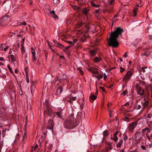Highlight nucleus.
Returning a JSON list of instances; mask_svg holds the SVG:
<instances>
[{
    "label": "nucleus",
    "mask_w": 152,
    "mask_h": 152,
    "mask_svg": "<svg viewBox=\"0 0 152 152\" xmlns=\"http://www.w3.org/2000/svg\"><path fill=\"white\" fill-rule=\"evenodd\" d=\"M124 32V30L120 27L115 28V31L111 32L109 39L108 40L109 45L113 48L117 47L119 45L118 38Z\"/></svg>",
    "instance_id": "nucleus-1"
},
{
    "label": "nucleus",
    "mask_w": 152,
    "mask_h": 152,
    "mask_svg": "<svg viewBox=\"0 0 152 152\" xmlns=\"http://www.w3.org/2000/svg\"><path fill=\"white\" fill-rule=\"evenodd\" d=\"M74 126V118L72 117L68 118L65 122L64 126L66 128L73 129Z\"/></svg>",
    "instance_id": "nucleus-2"
},
{
    "label": "nucleus",
    "mask_w": 152,
    "mask_h": 152,
    "mask_svg": "<svg viewBox=\"0 0 152 152\" xmlns=\"http://www.w3.org/2000/svg\"><path fill=\"white\" fill-rule=\"evenodd\" d=\"M115 0H107L104 2V5L107 7V9L105 10L108 12H112L111 11L113 7V4L114 3Z\"/></svg>",
    "instance_id": "nucleus-3"
},
{
    "label": "nucleus",
    "mask_w": 152,
    "mask_h": 152,
    "mask_svg": "<svg viewBox=\"0 0 152 152\" xmlns=\"http://www.w3.org/2000/svg\"><path fill=\"white\" fill-rule=\"evenodd\" d=\"M143 136V134L142 131L136 132L134 135L135 140L137 143L140 142L141 139H142Z\"/></svg>",
    "instance_id": "nucleus-4"
},
{
    "label": "nucleus",
    "mask_w": 152,
    "mask_h": 152,
    "mask_svg": "<svg viewBox=\"0 0 152 152\" xmlns=\"http://www.w3.org/2000/svg\"><path fill=\"white\" fill-rule=\"evenodd\" d=\"M46 105V109L44 111V114L45 113H47L48 115L50 116L52 115V109L51 107L49 105L48 102V101L45 102Z\"/></svg>",
    "instance_id": "nucleus-5"
},
{
    "label": "nucleus",
    "mask_w": 152,
    "mask_h": 152,
    "mask_svg": "<svg viewBox=\"0 0 152 152\" xmlns=\"http://www.w3.org/2000/svg\"><path fill=\"white\" fill-rule=\"evenodd\" d=\"M142 132L143 134H146V136L147 138L149 141H151V135L150 136L149 135V133L151 132L150 129L147 127H145L142 129Z\"/></svg>",
    "instance_id": "nucleus-6"
},
{
    "label": "nucleus",
    "mask_w": 152,
    "mask_h": 152,
    "mask_svg": "<svg viewBox=\"0 0 152 152\" xmlns=\"http://www.w3.org/2000/svg\"><path fill=\"white\" fill-rule=\"evenodd\" d=\"M137 125V121L134 122L131 124H129L128 126V129L130 132H132Z\"/></svg>",
    "instance_id": "nucleus-7"
},
{
    "label": "nucleus",
    "mask_w": 152,
    "mask_h": 152,
    "mask_svg": "<svg viewBox=\"0 0 152 152\" xmlns=\"http://www.w3.org/2000/svg\"><path fill=\"white\" fill-rule=\"evenodd\" d=\"M132 75L133 73L131 71H129L125 75V77L123 78V80L125 81L130 80Z\"/></svg>",
    "instance_id": "nucleus-8"
},
{
    "label": "nucleus",
    "mask_w": 152,
    "mask_h": 152,
    "mask_svg": "<svg viewBox=\"0 0 152 152\" xmlns=\"http://www.w3.org/2000/svg\"><path fill=\"white\" fill-rule=\"evenodd\" d=\"M136 88L137 90V94L140 96H143L144 92V90H142L141 87L137 84L136 85Z\"/></svg>",
    "instance_id": "nucleus-9"
},
{
    "label": "nucleus",
    "mask_w": 152,
    "mask_h": 152,
    "mask_svg": "<svg viewBox=\"0 0 152 152\" xmlns=\"http://www.w3.org/2000/svg\"><path fill=\"white\" fill-rule=\"evenodd\" d=\"M149 102L148 100H146L144 99L141 102V104L142 106L143 107L142 109V110H143L146 107L148 106Z\"/></svg>",
    "instance_id": "nucleus-10"
},
{
    "label": "nucleus",
    "mask_w": 152,
    "mask_h": 152,
    "mask_svg": "<svg viewBox=\"0 0 152 152\" xmlns=\"http://www.w3.org/2000/svg\"><path fill=\"white\" fill-rule=\"evenodd\" d=\"M54 127L53 121L51 119L49 120L47 128L49 129H53Z\"/></svg>",
    "instance_id": "nucleus-11"
},
{
    "label": "nucleus",
    "mask_w": 152,
    "mask_h": 152,
    "mask_svg": "<svg viewBox=\"0 0 152 152\" xmlns=\"http://www.w3.org/2000/svg\"><path fill=\"white\" fill-rule=\"evenodd\" d=\"M119 134V135H121V133H119V131H116L114 134L113 137H111V139L113 140L115 142H116L118 139L117 135H118Z\"/></svg>",
    "instance_id": "nucleus-12"
},
{
    "label": "nucleus",
    "mask_w": 152,
    "mask_h": 152,
    "mask_svg": "<svg viewBox=\"0 0 152 152\" xmlns=\"http://www.w3.org/2000/svg\"><path fill=\"white\" fill-rule=\"evenodd\" d=\"M53 42L54 43L55 46L60 48L64 50V47L63 45L60 44L58 42H56V41L55 40H54Z\"/></svg>",
    "instance_id": "nucleus-13"
},
{
    "label": "nucleus",
    "mask_w": 152,
    "mask_h": 152,
    "mask_svg": "<svg viewBox=\"0 0 152 152\" xmlns=\"http://www.w3.org/2000/svg\"><path fill=\"white\" fill-rule=\"evenodd\" d=\"M89 71L93 73H94L95 74H98L99 73L97 69L94 67L90 68L88 69Z\"/></svg>",
    "instance_id": "nucleus-14"
},
{
    "label": "nucleus",
    "mask_w": 152,
    "mask_h": 152,
    "mask_svg": "<svg viewBox=\"0 0 152 152\" xmlns=\"http://www.w3.org/2000/svg\"><path fill=\"white\" fill-rule=\"evenodd\" d=\"M68 97H66L65 99L68 102L70 103H72V100L73 101H75L76 99V97H72L71 98V96H70V99H68Z\"/></svg>",
    "instance_id": "nucleus-15"
},
{
    "label": "nucleus",
    "mask_w": 152,
    "mask_h": 152,
    "mask_svg": "<svg viewBox=\"0 0 152 152\" xmlns=\"http://www.w3.org/2000/svg\"><path fill=\"white\" fill-rule=\"evenodd\" d=\"M82 12L83 14L86 15L87 20L89 21V20L88 18V16L87 15V14L88 13V10L86 8H84Z\"/></svg>",
    "instance_id": "nucleus-16"
},
{
    "label": "nucleus",
    "mask_w": 152,
    "mask_h": 152,
    "mask_svg": "<svg viewBox=\"0 0 152 152\" xmlns=\"http://www.w3.org/2000/svg\"><path fill=\"white\" fill-rule=\"evenodd\" d=\"M62 110H60L59 111L55 112V113L59 118H62Z\"/></svg>",
    "instance_id": "nucleus-17"
},
{
    "label": "nucleus",
    "mask_w": 152,
    "mask_h": 152,
    "mask_svg": "<svg viewBox=\"0 0 152 152\" xmlns=\"http://www.w3.org/2000/svg\"><path fill=\"white\" fill-rule=\"evenodd\" d=\"M62 91V88L61 86H59L56 90V94L57 95L60 94Z\"/></svg>",
    "instance_id": "nucleus-18"
},
{
    "label": "nucleus",
    "mask_w": 152,
    "mask_h": 152,
    "mask_svg": "<svg viewBox=\"0 0 152 152\" xmlns=\"http://www.w3.org/2000/svg\"><path fill=\"white\" fill-rule=\"evenodd\" d=\"M50 13L52 14L53 15L52 16L54 19H56L58 18V17L54 11L53 10L51 11L50 12Z\"/></svg>",
    "instance_id": "nucleus-19"
},
{
    "label": "nucleus",
    "mask_w": 152,
    "mask_h": 152,
    "mask_svg": "<svg viewBox=\"0 0 152 152\" xmlns=\"http://www.w3.org/2000/svg\"><path fill=\"white\" fill-rule=\"evenodd\" d=\"M32 56V61L34 62H35L37 59L35 57V52H32L31 53Z\"/></svg>",
    "instance_id": "nucleus-20"
},
{
    "label": "nucleus",
    "mask_w": 152,
    "mask_h": 152,
    "mask_svg": "<svg viewBox=\"0 0 152 152\" xmlns=\"http://www.w3.org/2000/svg\"><path fill=\"white\" fill-rule=\"evenodd\" d=\"M138 9V8L136 7H135L133 10V16L135 17L137 15V10Z\"/></svg>",
    "instance_id": "nucleus-21"
},
{
    "label": "nucleus",
    "mask_w": 152,
    "mask_h": 152,
    "mask_svg": "<svg viewBox=\"0 0 152 152\" xmlns=\"http://www.w3.org/2000/svg\"><path fill=\"white\" fill-rule=\"evenodd\" d=\"M123 140L122 139H121V140L118 143L117 145H116L117 147L118 148H121V146L123 143Z\"/></svg>",
    "instance_id": "nucleus-22"
},
{
    "label": "nucleus",
    "mask_w": 152,
    "mask_h": 152,
    "mask_svg": "<svg viewBox=\"0 0 152 152\" xmlns=\"http://www.w3.org/2000/svg\"><path fill=\"white\" fill-rule=\"evenodd\" d=\"M97 96H96L94 95H92L91 94V95L89 97V99H90V100H95Z\"/></svg>",
    "instance_id": "nucleus-23"
},
{
    "label": "nucleus",
    "mask_w": 152,
    "mask_h": 152,
    "mask_svg": "<svg viewBox=\"0 0 152 152\" xmlns=\"http://www.w3.org/2000/svg\"><path fill=\"white\" fill-rule=\"evenodd\" d=\"M91 4L92 6L94 7H99V6H100V5L96 4H95V3L93 1H91Z\"/></svg>",
    "instance_id": "nucleus-24"
},
{
    "label": "nucleus",
    "mask_w": 152,
    "mask_h": 152,
    "mask_svg": "<svg viewBox=\"0 0 152 152\" xmlns=\"http://www.w3.org/2000/svg\"><path fill=\"white\" fill-rule=\"evenodd\" d=\"M102 60V58L101 57H96L94 58V61L96 62H98Z\"/></svg>",
    "instance_id": "nucleus-25"
},
{
    "label": "nucleus",
    "mask_w": 152,
    "mask_h": 152,
    "mask_svg": "<svg viewBox=\"0 0 152 152\" xmlns=\"http://www.w3.org/2000/svg\"><path fill=\"white\" fill-rule=\"evenodd\" d=\"M150 54V52L148 51H145L143 53H142L141 54V55L142 56H145L147 57L149 56Z\"/></svg>",
    "instance_id": "nucleus-26"
},
{
    "label": "nucleus",
    "mask_w": 152,
    "mask_h": 152,
    "mask_svg": "<svg viewBox=\"0 0 152 152\" xmlns=\"http://www.w3.org/2000/svg\"><path fill=\"white\" fill-rule=\"evenodd\" d=\"M152 107V105H150L149 106H148V107H146L147 108V110H146L147 113H148L149 112L151 111Z\"/></svg>",
    "instance_id": "nucleus-27"
},
{
    "label": "nucleus",
    "mask_w": 152,
    "mask_h": 152,
    "mask_svg": "<svg viewBox=\"0 0 152 152\" xmlns=\"http://www.w3.org/2000/svg\"><path fill=\"white\" fill-rule=\"evenodd\" d=\"M83 26H85V24L83 22H80L78 23L77 26L79 27H82Z\"/></svg>",
    "instance_id": "nucleus-28"
},
{
    "label": "nucleus",
    "mask_w": 152,
    "mask_h": 152,
    "mask_svg": "<svg viewBox=\"0 0 152 152\" xmlns=\"http://www.w3.org/2000/svg\"><path fill=\"white\" fill-rule=\"evenodd\" d=\"M72 47L71 45H70L69 46H68L64 48V52H66L70 48Z\"/></svg>",
    "instance_id": "nucleus-29"
},
{
    "label": "nucleus",
    "mask_w": 152,
    "mask_h": 152,
    "mask_svg": "<svg viewBox=\"0 0 152 152\" xmlns=\"http://www.w3.org/2000/svg\"><path fill=\"white\" fill-rule=\"evenodd\" d=\"M103 134L104 137L107 136L108 135L107 131V130H105L103 132Z\"/></svg>",
    "instance_id": "nucleus-30"
},
{
    "label": "nucleus",
    "mask_w": 152,
    "mask_h": 152,
    "mask_svg": "<svg viewBox=\"0 0 152 152\" xmlns=\"http://www.w3.org/2000/svg\"><path fill=\"white\" fill-rule=\"evenodd\" d=\"M21 51L22 53H24L25 52V50L24 46H23V44L22 43L21 45Z\"/></svg>",
    "instance_id": "nucleus-31"
},
{
    "label": "nucleus",
    "mask_w": 152,
    "mask_h": 152,
    "mask_svg": "<svg viewBox=\"0 0 152 152\" xmlns=\"http://www.w3.org/2000/svg\"><path fill=\"white\" fill-rule=\"evenodd\" d=\"M35 88V87L33 85H32L30 88L31 92L32 94L34 92Z\"/></svg>",
    "instance_id": "nucleus-32"
},
{
    "label": "nucleus",
    "mask_w": 152,
    "mask_h": 152,
    "mask_svg": "<svg viewBox=\"0 0 152 152\" xmlns=\"http://www.w3.org/2000/svg\"><path fill=\"white\" fill-rule=\"evenodd\" d=\"M10 56L11 57V61L12 62H14L15 61V59L14 57V56L12 55H11Z\"/></svg>",
    "instance_id": "nucleus-33"
},
{
    "label": "nucleus",
    "mask_w": 152,
    "mask_h": 152,
    "mask_svg": "<svg viewBox=\"0 0 152 152\" xmlns=\"http://www.w3.org/2000/svg\"><path fill=\"white\" fill-rule=\"evenodd\" d=\"M141 107L140 104H137L135 106V109L137 110L140 109Z\"/></svg>",
    "instance_id": "nucleus-34"
},
{
    "label": "nucleus",
    "mask_w": 152,
    "mask_h": 152,
    "mask_svg": "<svg viewBox=\"0 0 152 152\" xmlns=\"http://www.w3.org/2000/svg\"><path fill=\"white\" fill-rule=\"evenodd\" d=\"M7 67L8 68L9 71H10V72L12 73V74H13L14 72L12 71V68L10 67V65H8Z\"/></svg>",
    "instance_id": "nucleus-35"
},
{
    "label": "nucleus",
    "mask_w": 152,
    "mask_h": 152,
    "mask_svg": "<svg viewBox=\"0 0 152 152\" xmlns=\"http://www.w3.org/2000/svg\"><path fill=\"white\" fill-rule=\"evenodd\" d=\"M123 139L124 141H126L128 139V137L126 135H124Z\"/></svg>",
    "instance_id": "nucleus-36"
},
{
    "label": "nucleus",
    "mask_w": 152,
    "mask_h": 152,
    "mask_svg": "<svg viewBox=\"0 0 152 152\" xmlns=\"http://www.w3.org/2000/svg\"><path fill=\"white\" fill-rule=\"evenodd\" d=\"M66 42L68 44H70V45H71V46L74 44V43H73V42L70 41H66Z\"/></svg>",
    "instance_id": "nucleus-37"
},
{
    "label": "nucleus",
    "mask_w": 152,
    "mask_h": 152,
    "mask_svg": "<svg viewBox=\"0 0 152 152\" xmlns=\"http://www.w3.org/2000/svg\"><path fill=\"white\" fill-rule=\"evenodd\" d=\"M90 53L92 55H94L96 53V52L94 50L90 51Z\"/></svg>",
    "instance_id": "nucleus-38"
},
{
    "label": "nucleus",
    "mask_w": 152,
    "mask_h": 152,
    "mask_svg": "<svg viewBox=\"0 0 152 152\" xmlns=\"http://www.w3.org/2000/svg\"><path fill=\"white\" fill-rule=\"evenodd\" d=\"M26 75H28V68H25L24 69Z\"/></svg>",
    "instance_id": "nucleus-39"
},
{
    "label": "nucleus",
    "mask_w": 152,
    "mask_h": 152,
    "mask_svg": "<svg viewBox=\"0 0 152 152\" xmlns=\"http://www.w3.org/2000/svg\"><path fill=\"white\" fill-rule=\"evenodd\" d=\"M18 25L19 26L21 25H26V23L25 22H24L22 23L20 22L18 23Z\"/></svg>",
    "instance_id": "nucleus-40"
},
{
    "label": "nucleus",
    "mask_w": 152,
    "mask_h": 152,
    "mask_svg": "<svg viewBox=\"0 0 152 152\" xmlns=\"http://www.w3.org/2000/svg\"><path fill=\"white\" fill-rule=\"evenodd\" d=\"M129 105V102H126L125 104H124V105H122V107H123V106H128Z\"/></svg>",
    "instance_id": "nucleus-41"
},
{
    "label": "nucleus",
    "mask_w": 152,
    "mask_h": 152,
    "mask_svg": "<svg viewBox=\"0 0 152 152\" xmlns=\"http://www.w3.org/2000/svg\"><path fill=\"white\" fill-rule=\"evenodd\" d=\"M60 2L59 0H54L53 2L55 4H57L59 3Z\"/></svg>",
    "instance_id": "nucleus-42"
},
{
    "label": "nucleus",
    "mask_w": 152,
    "mask_h": 152,
    "mask_svg": "<svg viewBox=\"0 0 152 152\" xmlns=\"http://www.w3.org/2000/svg\"><path fill=\"white\" fill-rule=\"evenodd\" d=\"M27 137V135L26 133L25 132L23 134V140H24L25 139H26V138Z\"/></svg>",
    "instance_id": "nucleus-43"
},
{
    "label": "nucleus",
    "mask_w": 152,
    "mask_h": 152,
    "mask_svg": "<svg viewBox=\"0 0 152 152\" xmlns=\"http://www.w3.org/2000/svg\"><path fill=\"white\" fill-rule=\"evenodd\" d=\"M141 148L143 150H146V148L144 145H142L141 146Z\"/></svg>",
    "instance_id": "nucleus-44"
},
{
    "label": "nucleus",
    "mask_w": 152,
    "mask_h": 152,
    "mask_svg": "<svg viewBox=\"0 0 152 152\" xmlns=\"http://www.w3.org/2000/svg\"><path fill=\"white\" fill-rule=\"evenodd\" d=\"M120 72L122 73L123 72L125 71V69L124 68H123L122 67H120Z\"/></svg>",
    "instance_id": "nucleus-45"
},
{
    "label": "nucleus",
    "mask_w": 152,
    "mask_h": 152,
    "mask_svg": "<svg viewBox=\"0 0 152 152\" xmlns=\"http://www.w3.org/2000/svg\"><path fill=\"white\" fill-rule=\"evenodd\" d=\"M3 45L4 46L5 45L4 44H1L0 45V50H2V49H3V47H4L3 46Z\"/></svg>",
    "instance_id": "nucleus-46"
},
{
    "label": "nucleus",
    "mask_w": 152,
    "mask_h": 152,
    "mask_svg": "<svg viewBox=\"0 0 152 152\" xmlns=\"http://www.w3.org/2000/svg\"><path fill=\"white\" fill-rule=\"evenodd\" d=\"M127 93V91L126 90H125L121 94V95L123 94L124 95H125Z\"/></svg>",
    "instance_id": "nucleus-47"
},
{
    "label": "nucleus",
    "mask_w": 152,
    "mask_h": 152,
    "mask_svg": "<svg viewBox=\"0 0 152 152\" xmlns=\"http://www.w3.org/2000/svg\"><path fill=\"white\" fill-rule=\"evenodd\" d=\"M95 77L98 78H99V79H101V78H102L103 77V75H101L100 76H95Z\"/></svg>",
    "instance_id": "nucleus-48"
},
{
    "label": "nucleus",
    "mask_w": 152,
    "mask_h": 152,
    "mask_svg": "<svg viewBox=\"0 0 152 152\" xmlns=\"http://www.w3.org/2000/svg\"><path fill=\"white\" fill-rule=\"evenodd\" d=\"M128 119H129V118L126 116L124 117V118H123V119L125 121H128L127 120Z\"/></svg>",
    "instance_id": "nucleus-49"
},
{
    "label": "nucleus",
    "mask_w": 152,
    "mask_h": 152,
    "mask_svg": "<svg viewBox=\"0 0 152 152\" xmlns=\"http://www.w3.org/2000/svg\"><path fill=\"white\" fill-rule=\"evenodd\" d=\"M108 146L109 147V148L110 149H112V147L111 145V143H109L108 144Z\"/></svg>",
    "instance_id": "nucleus-50"
},
{
    "label": "nucleus",
    "mask_w": 152,
    "mask_h": 152,
    "mask_svg": "<svg viewBox=\"0 0 152 152\" xmlns=\"http://www.w3.org/2000/svg\"><path fill=\"white\" fill-rule=\"evenodd\" d=\"M100 9L99 8L98 9L96 10L95 11V13H99V10H100Z\"/></svg>",
    "instance_id": "nucleus-51"
},
{
    "label": "nucleus",
    "mask_w": 152,
    "mask_h": 152,
    "mask_svg": "<svg viewBox=\"0 0 152 152\" xmlns=\"http://www.w3.org/2000/svg\"><path fill=\"white\" fill-rule=\"evenodd\" d=\"M141 83L144 86H145L146 85V83L144 81H142L141 82Z\"/></svg>",
    "instance_id": "nucleus-52"
},
{
    "label": "nucleus",
    "mask_w": 152,
    "mask_h": 152,
    "mask_svg": "<svg viewBox=\"0 0 152 152\" xmlns=\"http://www.w3.org/2000/svg\"><path fill=\"white\" fill-rule=\"evenodd\" d=\"M26 82L27 83H28L29 82V80L28 77V75H26Z\"/></svg>",
    "instance_id": "nucleus-53"
},
{
    "label": "nucleus",
    "mask_w": 152,
    "mask_h": 152,
    "mask_svg": "<svg viewBox=\"0 0 152 152\" xmlns=\"http://www.w3.org/2000/svg\"><path fill=\"white\" fill-rule=\"evenodd\" d=\"M79 72H80V74L82 75H83L84 72H83V71L82 70H80V71Z\"/></svg>",
    "instance_id": "nucleus-54"
},
{
    "label": "nucleus",
    "mask_w": 152,
    "mask_h": 152,
    "mask_svg": "<svg viewBox=\"0 0 152 152\" xmlns=\"http://www.w3.org/2000/svg\"><path fill=\"white\" fill-rule=\"evenodd\" d=\"M147 68L146 67H145V68H142V72H145V69Z\"/></svg>",
    "instance_id": "nucleus-55"
},
{
    "label": "nucleus",
    "mask_w": 152,
    "mask_h": 152,
    "mask_svg": "<svg viewBox=\"0 0 152 152\" xmlns=\"http://www.w3.org/2000/svg\"><path fill=\"white\" fill-rule=\"evenodd\" d=\"M100 88L101 90H102V91H104V89L103 87H100Z\"/></svg>",
    "instance_id": "nucleus-56"
},
{
    "label": "nucleus",
    "mask_w": 152,
    "mask_h": 152,
    "mask_svg": "<svg viewBox=\"0 0 152 152\" xmlns=\"http://www.w3.org/2000/svg\"><path fill=\"white\" fill-rule=\"evenodd\" d=\"M127 52H126L124 55L123 57L126 58L127 57V55L126 54Z\"/></svg>",
    "instance_id": "nucleus-57"
},
{
    "label": "nucleus",
    "mask_w": 152,
    "mask_h": 152,
    "mask_svg": "<svg viewBox=\"0 0 152 152\" xmlns=\"http://www.w3.org/2000/svg\"><path fill=\"white\" fill-rule=\"evenodd\" d=\"M9 48V47L8 46H7L6 47H5L4 49V51H5L6 50H7V49H8V48Z\"/></svg>",
    "instance_id": "nucleus-58"
},
{
    "label": "nucleus",
    "mask_w": 152,
    "mask_h": 152,
    "mask_svg": "<svg viewBox=\"0 0 152 152\" xmlns=\"http://www.w3.org/2000/svg\"><path fill=\"white\" fill-rule=\"evenodd\" d=\"M152 115V114H148V115H147V117L148 118H151V116Z\"/></svg>",
    "instance_id": "nucleus-59"
},
{
    "label": "nucleus",
    "mask_w": 152,
    "mask_h": 152,
    "mask_svg": "<svg viewBox=\"0 0 152 152\" xmlns=\"http://www.w3.org/2000/svg\"><path fill=\"white\" fill-rule=\"evenodd\" d=\"M60 58H61L63 59H64V56H60Z\"/></svg>",
    "instance_id": "nucleus-60"
},
{
    "label": "nucleus",
    "mask_w": 152,
    "mask_h": 152,
    "mask_svg": "<svg viewBox=\"0 0 152 152\" xmlns=\"http://www.w3.org/2000/svg\"><path fill=\"white\" fill-rule=\"evenodd\" d=\"M31 52L32 53V52H35V50L34 49V48H31Z\"/></svg>",
    "instance_id": "nucleus-61"
},
{
    "label": "nucleus",
    "mask_w": 152,
    "mask_h": 152,
    "mask_svg": "<svg viewBox=\"0 0 152 152\" xmlns=\"http://www.w3.org/2000/svg\"><path fill=\"white\" fill-rule=\"evenodd\" d=\"M90 26H86V28L88 29V30H89L90 29Z\"/></svg>",
    "instance_id": "nucleus-62"
},
{
    "label": "nucleus",
    "mask_w": 152,
    "mask_h": 152,
    "mask_svg": "<svg viewBox=\"0 0 152 152\" xmlns=\"http://www.w3.org/2000/svg\"><path fill=\"white\" fill-rule=\"evenodd\" d=\"M77 39H75L74 40H73V43H74H74H76L77 41Z\"/></svg>",
    "instance_id": "nucleus-63"
},
{
    "label": "nucleus",
    "mask_w": 152,
    "mask_h": 152,
    "mask_svg": "<svg viewBox=\"0 0 152 152\" xmlns=\"http://www.w3.org/2000/svg\"><path fill=\"white\" fill-rule=\"evenodd\" d=\"M38 145H36L34 147V149L36 150L37 149V148H38Z\"/></svg>",
    "instance_id": "nucleus-64"
}]
</instances>
